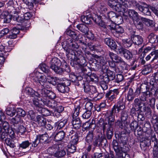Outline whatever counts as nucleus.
<instances>
[{
	"mask_svg": "<svg viewBox=\"0 0 158 158\" xmlns=\"http://www.w3.org/2000/svg\"><path fill=\"white\" fill-rule=\"evenodd\" d=\"M128 3L126 0H109L108 2L110 7L118 12H122L124 15L127 11Z\"/></svg>",
	"mask_w": 158,
	"mask_h": 158,
	"instance_id": "f257e3e1",
	"label": "nucleus"
},
{
	"mask_svg": "<svg viewBox=\"0 0 158 158\" xmlns=\"http://www.w3.org/2000/svg\"><path fill=\"white\" fill-rule=\"evenodd\" d=\"M33 79L34 81L39 85V87H37L40 89L51 88V85L48 82V78H47L45 76L39 72H36L35 73V77Z\"/></svg>",
	"mask_w": 158,
	"mask_h": 158,
	"instance_id": "f03ea898",
	"label": "nucleus"
},
{
	"mask_svg": "<svg viewBox=\"0 0 158 158\" xmlns=\"http://www.w3.org/2000/svg\"><path fill=\"white\" fill-rule=\"evenodd\" d=\"M109 56L112 60V61H108L109 65L112 68L115 67V63L118 64L123 69L126 68L127 67L126 63L121 57L118 56L116 54L112 52L109 53Z\"/></svg>",
	"mask_w": 158,
	"mask_h": 158,
	"instance_id": "7ed1b4c3",
	"label": "nucleus"
},
{
	"mask_svg": "<svg viewBox=\"0 0 158 158\" xmlns=\"http://www.w3.org/2000/svg\"><path fill=\"white\" fill-rule=\"evenodd\" d=\"M114 120V117L112 116V113L110 112L109 117V122L108 123L102 122V125L103 130L104 132H106L107 137L108 139H111L113 134V128L111 123L110 122H113Z\"/></svg>",
	"mask_w": 158,
	"mask_h": 158,
	"instance_id": "20e7f679",
	"label": "nucleus"
},
{
	"mask_svg": "<svg viewBox=\"0 0 158 158\" xmlns=\"http://www.w3.org/2000/svg\"><path fill=\"white\" fill-rule=\"evenodd\" d=\"M113 144L114 150L118 157L119 158H130L129 155L127 153L128 150V147L125 146L123 147H119L118 143L114 141L113 142Z\"/></svg>",
	"mask_w": 158,
	"mask_h": 158,
	"instance_id": "39448f33",
	"label": "nucleus"
},
{
	"mask_svg": "<svg viewBox=\"0 0 158 158\" xmlns=\"http://www.w3.org/2000/svg\"><path fill=\"white\" fill-rule=\"evenodd\" d=\"M64 44H65L67 48L66 51L67 52L71 54L72 55H75V51H77L79 46L76 42L73 41L71 38L67 39L63 43Z\"/></svg>",
	"mask_w": 158,
	"mask_h": 158,
	"instance_id": "423d86ee",
	"label": "nucleus"
},
{
	"mask_svg": "<svg viewBox=\"0 0 158 158\" xmlns=\"http://www.w3.org/2000/svg\"><path fill=\"white\" fill-rule=\"evenodd\" d=\"M45 89H40L38 90V93H40L39 98H45L47 99H53L56 97L55 94L52 91Z\"/></svg>",
	"mask_w": 158,
	"mask_h": 158,
	"instance_id": "0eeeda50",
	"label": "nucleus"
},
{
	"mask_svg": "<svg viewBox=\"0 0 158 158\" xmlns=\"http://www.w3.org/2000/svg\"><path fill=\"white\" fill-rule=\"evenodd\" d=\"M60 64V60L56 57H54L51 60L50 68L56 73L61 74L63 72V70L59 67Z\"/></svg>",
	"mask_w": 158,
	"mask_h": 158,
	"instance_id": "6e6552de",
	"label": "nucleus"
},
{
	"mask_svg": "<svg viewBox=\"0 0 158 158\" xmlns=\"http://www.w3.org/2000/svg\"><path fill=\"white\" fill-rule=\"evenodd\" d=\"M135 6L139 11L143 13L144 15L149 16L151 15V12L149 10L148 6L145 3H135Z\"/></svg>",
	"mask_w": 158,
	"mask_h": 158,
	"instance_id": "1a4fd4ad",
	"label": "nucleus"
},
{
	"mask_svg": "<svg viewBox=\"0 0 158 158\" xmlns=\"http://www.w3.org/2000/svg\"><path fill=\"white\" fill-rule=\"evenodd\" d=\"M125 105L124 102L123 100H120L118 101L116 105L114 106L112 108V111L113 113L116 114V115L117 116V114L119 112L125 109Z\"/></svg>",
	"mask_w": 158,
	"mask_h": 158,
	"instance_id": "9d476101",
	"label": "nucleus"
},
{
	"mask_svg": "<svg viewBox=\"0 0 158 158\" xmlns=\"http://www.w3.org/2000/svg\"><path fill=\"white\" fill-rule=\"evenodd\" d=\"M48 138V135L47 134L37 135L35 141L33 142L32 145L34 147H36L40 143H43L46 141Z\"/></svg>",
	"mask_w": 158,
	"mask_h": 158,
	"instance_id": "9b49d317",
	"label": "nucleus"
},
{
	"mask_svg": "<svg viewBox=\"0 0 158 158\" xmlns=\"http://www.w3.org/2000/svg\"><path fill=\"white\" fill-rule=\"evenodd\" d=\"M151 144L154 145L153 148V158H158V148L157 140L155 137L153 136L152 137L150 140Z\"/></svg>",
	"mask_w": 158,
	"mask_h": 158,
	"instance_id": "f8f14e48",
	"label": "nucleus"
},
{
	"mask_svg": "<svg viewBox=\"0 0 158 158\" xmlns=\"http://www.w3.org/2000/svg\"><path fill=\"white\" fill-rule=\"evenodd\" d=\"M41 101L43 104L52 108H55L57 106V102L53 99H47L43 98L41 99Z\"/></svg>",
	"mask_w": 158,
	"mask_h": 158,
	"instance_id": "ddd939ff",
	"label": "nucleus"
},
{
	"mask_svg": "<svg viewBox=\"0 0 158 158\" xmlns=\"http://www.w3.org/2000/svg\"><path fill=\"white\" fill-rule=\"evenodd\" d=\"M37 91L35 92L34 90L31 88L27 87L26 88L24 93L28 95H30L32 97L36 96L37 98H39L40 93H38V90H40L39 87H36Z\"/></svg>",
	"mask_w": 158,
	"mask_h": 158,
	"instance_id": "4468645a",
	"label": "nucleus"
},
{
	"mask_svg": "<svg viewBox=\"0 0 158 158\" xmlns=\"http://www.w3.org/2000/svg\"><path fill=\"white\" fill-rule=\"evenodd\" d=\"M128 14L130 18L133 22L140 19V17L138 13L134 10L129 9L128 12Z\"/></svg>",
	"mask_w": 158,
	"mask_h": 158,
	"instance_id": "2eb2a0df",
	"label": "nucleus"
},
{
	"mask_svg": "<svg viewBox=\"0 0 158 158\" xmlns=\"http://www.w3.org/2000/svg\"><path fill=\"white\" fill-rule=\"evenodd\" d=\"M94 16L95 18L94 22L98 24L101 27V28L106 29L107 28V26L105 23L102 21L101 16L96 15H94Z\"/></svg>",
	"mask_w": 158,
	"mask_h": 158,
	"instance_id": "dca6fc26",
	"label": "nucleus"
},
{
	"mask_svg": "<svg viewBox=\"0 0 158 158\" xmlns=\"http://www.w3.org/2000/svg\"><path fill=\"white\" fill-rule=\"evenodd\" d=\"M72 127L75 129H77L80 128L81 125V122L79 117L73 118L72 121Z\"/></svg>",
	"mask_w": 158,
	"mask_h": 158,
	"instance_id": "f3484780",
	"label": "nucleus"
},
{
	"mask_svg": "<svg viewBox=\"0 0 158 158\" xmlns=\"http://www.w3.org/2000/svg\"><path fill=\"white\" fill-rule=\"evenodd\" d=\"M94 15L92 16L91 15L89 14L85 16H82L81 17V20L82 22L87 24H89L91 23V20H93L94 21L95 18Z\"/></svg>",
	"mask_w": 158,
	"mask_h": 158,
	"instance_id": "a211bd4d",
	"label": "nucleus"
},
{
	"mask_svg": "<svg viewBox=\"0 0 158 158\" xmlns=\"http://www.w3.org/2000/svg\"><path fill=\"white\" fill-rule=\"evenodd\" d=\"M35 121L40 126H44L46 125V119L43 116L38 115L36 117Z\"/></svg>",
	"mask_w": 158,
	"mask_h": 158,
	"instance_id": "6ab92c4d",
	"label": "nucleus"
},
{
	"mask_svg": "<svg viewBox=\"0 0 158 158\" xmlns=\"http://www.w3.org/2000/svg\"><path fill=\"white\" fill-rule=\"evenodd\" d=\"M77 32V31H75L70 29H67L66 31L67 35L75 40H79L78 34Z\"/></svg>",
	"mask_w": 158,
	"mask_h": 158,
	"instance_id": "aec40b11",
	"label": "nucleus"
},
{
	"mask_svg": "<svg viewBox=\"0 0 158 158\" xmlns=\"http://www.w3.org/2000/svg\"><path fill=\"white\" fill-rule=\"evenodd\" d=\"M133 42L135 44L139 45L142 44L143 42L142 37L138 35H135L132 38Z\"/></svg>",
	"mask_w": 158,
	"mask_h": 158,
	"instance_id": "412c9836",
	"label": "nucleus"
},
{
	"mask_svg": "<svg viewBox=\"0 0 158 158\" xmlns=\"http://www.w3.org/2000/svg\"><path fill=\"white\" fill-rule=\"evenodd\" d=\"M12 13L15 15L13 16V20L21 23H23L25 21L24 16L23 15L21 16L18 15V12L15 11H13Z\"/></svg>",
	"mask_w": 158,
	"mask_h": 158,
	"instance_id": "4be33fe9",
	"label": "nucleus"
},
{
	"mask_svg": "<svg viewBox=\"0 0 158 158\" xmlns=\"http://www.w3.org/2000/svg\"><path fill=\"white\" fill-rule=\"evenodd\" d=\"M104 42L111 49H115L116 43L111 39L106 38L104 39Z\"/></svg>",
	"mask_w": 158,
	"mask_h": 158,
	"instance_id": "5701e85b",
	"label": "nucleus"
},
{
	"mask_svg": "<svg viewBox=\"0 0 158 158\" xmlns=\"http://www.w3.org/2000/svg\"><path fill=\"white\" fill-rule=\"evenodd\" d=\"M10 123L12 124L14 127L15 125L22 123L23 121L21 118L18 115H16L15 117L12 118L10 120Z\"/></svg>",
	"mask_w": 158,
	"mask_h": 158,
	"instance_id": "b1692460",
	"label": "nucleus"
},
{
	"mask_svg": "<svg viewBox=\"0 0 158 158\" xmlns=\"http://www.w3.org/2000/svg\"><path fill=\"white\" fill-rule=\"evenodd\" d=\"M65 134L64 132L62 131L57 132L54 136V140L56 141L62 140L64 138Z\"/></svg>",
	"mask_w": 158,
	"mask_h": 158,
	"instance_id": "393cba45",
	"label": "nucleus"
},
{
	"mask_svg": "<svg viewBox=\"0 0 158 158\" xmlns=\"http://www.w3.org/2000/svg\"><path fill=\"white\" fill-rule=\"evenodd\" d=\"M69 89L68 87L65 84H59L57 85V89L58 91L61 93H64L67 92L68 91Z\"/></svg>",
	"mask_w": 158,
	"mask_h": 158,
	"instance_id": "a878e982",
	"label": "nucleus"
},
{
	"mask_svg": "<svg viewBox=\"0 0 158 158\" xmlns=\"http://www.w3.org/2000/svg\"><path fill=\"white\" fill-rule=\"evenodd\" d=\"M77 28L81 32L87 34L88 33L89 29L88 27L85 25L80 24L77 25Z\"/></svg>",
	"mask_w": 158,
	"mask_h": 158,
	"instance_id": "bb28decb",
	"label": "nucleus"
},
{
	"mask_svg": "<svg viewBox=\"0 0 158 158\" xmlns=\"http://www.w3.org/2000/svg\"><path fill=\"white\" fill-rule=\"evenodd\" d=\"M19 30L16 28L14 27L11 30V33L8 35L9 38L10 39H15L17 37V34L19 33Z\"/></svg>",
	"mask_w": 158,
	"mask_h": 158,
	"instance_id": "cd10ccee",
	"label": "nucleus"
},
{
	"mask_svg": "<svg viewBox=\"0 0 158 158\" xmlns=\"http://www.w3.org/2000/svg\"><path fill=\"white\" fill-rule=\"evenodd\" d=\"M135 97V95L133 89L131 88H130L127 94L126 98L127 101L130 102L132 101Z\"/></svg>",
	"mask_w": 158,
	"mask_h": 158,
	"instance_id": "c85d7f7f",
	"label": "nucleus"
},
{
	"mask_svg": "<svg viewBox=\"0 0 158 158\" xmlns=\"http://www.w3.org/2000/svg\"><path fill=\"white\" fill-rule=\"evenodd\" d=\"M95 60L97 64L100 66H104L106 64V61L104 60L103 58L101 56H96L95 57Z\"/></svg>",
	"mask_w": 158,
	"mask_h": 158,
	"instance_id": "c756f323",
	"label": "nucleus"
},
{
	"mask_svg": "<svg viewBox=\"0 0 158 158\" xmlns=\"http://www.w3.org/2000/svg\"><path fill=\"white\" fill-rule=\"evenodd\" d=\"M85 92L91 93L92 94L95 93L97 92L96 87L93 86H87L84 88Z\"/></svg>",
	"mask_w": 158,
	"mask_h": 158,
	"instance_id": "7c9ffc66",
	"label": "nucleus"
},
{
	"mask_svg": "<svg viewBox=\"0 0 158 158\" xmlns=\"http://www.w3.org/2000/svg\"><path fill=\"white\" fill-rule=\"evenodd\" d=\"M150 93L149 91L143 92L140 97V99L142 101H147L150 97Z\"/></svg>",
	"mask_w": 158,
	"mask_h": 158,
	"instance_id": "2f4dec72",
	"label": "nucleus"
},
{
	"mask_svg": "<svg viewBox=\"0 0 158 158\" xmlns=\"http://www.w3.org/2000/svg\"><path fill=\"white\" fill-rule=\"evenodd\" d=\"M48 82L50 84H52L54 85H56L57 83H58V79L57 78L51 77L50 75H48Z\"/></svg>",
	"mask_w": 158,
	"mask_h": 158,
	"instance_id": "473e14b6",
	"label": "nucleus"
},
{
	"mask_svg": "<svg viewBox=\"0 0 158 158\" xmlns=\"http://www.w3.org/2000/svg\"><path fill=\"white\" fill-rule=\"evenodd\" d=\"M16 141V139L14 140L8 138L6 139L5 142L7 145L9 146L10 148H14L15 147V143Z\"/></svg>",
	"mask_w": 158,
	"mask_h": 158,
	"instance_id": "72a5a7b5",
	"label": "nucleus"
},
{
	"mask_svg": "<svg viewBox=\"0 0 158 158\" xmlns=\"http://www.w3.org/2000/svg\"><path fill=\"white\" fill-rule=\"evenodd\" d=\"M93 137L94 134L93 131H89L86 136L85 140L88 143H90L92 142Z\"/></svg>",
	"mask_w": 158,
	"mask_h": 158,
	"instance_id": "f704fd0d",
	"label": "nucleus"
},
{
	"mask_svg": "<svg viewBox=\"0 0 158 158\" xmlns=\"http://www.w3.org/2000/svg\"><path fill=\"white\" fill-rule=\"evenodd\" d=\"M123 42L124 46L126 48H129L132 45V39L130 38L127 39H124L122 40Z\"/></svg>",
	"mask_w": 158,
	"mask_h": 158,
	"instance_id": "c9c22d12",
	"label": "nucleus"
},
{
	"mask_svg": "<svg viewBox=\"0 0 158 158\" xmlns=\"http://www.w3.org/2000/svg\"><path fill=\"white\" fill-rule=\"evenodd\" d=\"M16 111L14 108H8L6 110V113L7 115L10 117L14 115Z\"/></svg>",
	"mask_w": 158,
	"mask_h": 158,
	"instance_id": "e433bc0d",
	"label": "nucleus"
},
{
	"mask_svg": "<svg viewBox=\"0 0 158 158\" xmlns=\"http://www.w3.org/2000/svg\"><path fill=\"white\" fill-rule=\"evenodd\" d=\"M14 129L16 130L17 133H20L21 135L23 134L26 131V128L23 125H20L18 127H16Z\"/></svg>",
	"mask_w": 158,
	"mask_h": 158,
	"instance_id": "4c0bfd02",
	"label": "nucleus"
},
{
	"mask_svg": "<svg viewBox=\"0 0 158 158\" xmlns=\"http://www.w3.org/2000/svg\"><path fill=\"white\" fill-rule=\"evenodd\" d=\"M123 21V20L122 16L117 15L112 22H114L117 24H120L122 23Z\"/></svg>",
	"mask_w": 158,
	"mask_h": 158,
	"instance_id": "58836bf2",
	"label": "nucleus"
},
{
	"mask_svg": "<svg viewBox=\"0 0 158 158\" xmlns=\"http://www.w3.org/2000/svg\"><path fill=\"white\" fill-rule=\"evenodd\" d=\"M39 110L43 115L44 116H47L51 115L52 112L47 109L45 108H40Z\"/></svg>",
	"mask_w": 158,
	"mask_h": 158,
	"instance_id": "ea45409f",
	"label": "nucleus"
},
{
	"mask_svg": "<svg viewBox=\"0 0 158 158\" xmlns=\"http://www.w3.org/2000/svg\"><path fill=\"white\" fill-rule=\"evenodd\" d=\"M124 57L127 59H130L132 57V53L129 50L126 49L123 53Z\"/></svg>",
	"mask_w": 158,
	"mask_h": 158,
	"instance_id": "a19ab883",
	"label": "nucleus"
},
{
	"mask_svg": "<svg viewBox=\"0 0 158 158\" xmlns=\"http://www.w3.org/2000/svg\"><path fill=\"white\" fill-rule=\"evenodd\" d=\"M107 75L108 78L106 80V81L112 80L115 77L114 73L112 71L108 70L107 72Z\"/></svg>",
	"mask_w": 158,
	"mask_h": 158,
	"instance_id": "79ce46f5",
	"label": "nucleus"
},
{
	"mask_svg": "<svg viewBox=\"0 0 158 158\" xmlns=\"http://www.w3.org/2000/svg\"><path fill=\"white\" fill-rule=\"evenodd\" d=\"M13 40H10L7 42V44L6 45V47L7 49H6V50L7 52H10L13 48V47L14 46V44L13 43Z\"/></svg>",
	"mask_w": 158,
	"mask_h": 158,
	"instance_id": "37998d69",
	"label": "nucleus"
},
{
	"mask_svg": "<svg viewBox=\"0 0 158 158\" xmlns=\"http://www.w3.org/2000/svg\"><path fill=\"white\" fill-rule=\"evenodd\" d=\"M66 154V152L64 150H61L58 151L54 153V156L56 157L59 158L63 157Z\"/></svg>",
	"mask_w": 158,
	"mask_h": 158,
	"instance_id": "c03bdc74",
	"label": "nucleus"
},
{
	"mask_svg": "<svg viewBox=\"0 0 158 158\" xmlns=\"http://www.w3.org/2000/svg\"><path fill=\"white\" fill-rule=\"evenodd\" d=\"M128 117V113L126 110L123 111L121 114V120L122 121H126Z\"/></svg>",
	"mask_w": 158,
	"mask_h": 158,
	"instance_id": "a18cd8bd",
	"label": "nucleus"
},
{
	"mask_svg": "<svg viewBox=\"0 0 158 158\" xmlns=\"http://www.w3.org/2000/svg\"><path fill=\"white\" fill-rule=\"evenodd\" d=\"M117 53L119 54L123 53L124 51L126 49L123 48L121 46H117L116 44V46L115 47V49H112Z\"/></svg>",
	"mask_w": 158,
	"mask_h": 158,
	"instance_id": "49530a36",
	"label": "nucleus"
},
{
	"mask_svg": "<svg viewBox=\"0 0 158 158\" xmlns=\"http://www.w3.org/2000/svg\"><path fill=\"white\" fill-rule=\"evenodd\" d=\"M70 138L71 139L70 142L71 143V144L73 145L77 144L78 140V138L77 135L74 134L70 136Z\"/></svg>",
	"mask_w": 158,
	"mask_h": 158,
	"instance_id": "de8ad7c7",
	"label": "nucleus"
},
{
	"mask_svg": "<svg viewBox=\"0 0 158 158\" xmlns=\"http://www.w3.org/2000/svg\"><path fill=\"white\" fill-rule=\"evenodd\" d=\"M113 31L114 33L120 34L123 33L124 30L121 26L117 25L115 26V30H114Z\"/></svg>",
	"mask_w": 158,
	"mask_h": 158,
	"instance_id": "09e8293b",
	"label": "nucleus"
},
{
	"mask_svg": "<svg viewBox=\"0 0 158 158\" xmlns=\"http://www.w3.org/2000/svg\"><path fill=\"white\" fill-rule=\"evenodd\" d=\"M119 93L118 90V89H114L113 90H110L106 94V96H108L111 94H113L117 96Z\"/></svg>",
	"mask_w": 158,
	"mask_h": 158,
	"instance_id": "8fccbe9b",
	"label": "nucleus"
},
{
	"mask_svg": "<svg viewBox=\"0 0 158 158\" xmlns=\"http://www.w3.org/2000/svg\"><path fill=\"white\" fill-rule=\"evenodd\" d=\"M81 107L80 106H77L75 107L73 112V118H77L79 115Z\"/></svg>",
	"mask_w": 158,
	"mask_h": 158,
	"instance_id": "3c124183",
	"label": "nucleus"
},
{
	"mask_svg": "<svg viewBox=\"0 0 158 158\" xmlns=\"http://www.w3.org/2000/svg\"><path fill=\"white\" fill-rule=\"evenodd\" d=\"M40 69L44 72L48 74L49 73L48 67L45 64H42L40 65Z\"/></svg>",
	"mask_w": 158,
	"mask_h": 158,
	"instance_id": "603ef678",
	"label": "nucleus"
},
{
	"mask_svg": "<svg viewBox=\"0 0 158 158\" xmlns=\"http://www.w3.org/2000/svg\"><path fill=\"white\" fill-rule=\"evenodd\" d=\"M98 10L101 14H104L105 11L107 10V8L106 5L104 4H101L98 6Z\"/></svg>",
	"mask_w": 158,
	"mask_h": 158,
	"instance_id": "864d4df0",
	"label": "nucleus"
},
{
	"mask_svg": "<svg viewBox=\"0 0 158 158\" xmlns=\"http://www.w3.org/2000/svg\"><path fill=\"white\" fill-rule=\"evenodd\" d=\"M30 144V143L28 141H25L19 144V147L22 149H26L29 147Z\"/></svg>",
	"mask_w": 158,
	"mask_h": 158,
	"instance_id": "5fc2aeb1",
	"label": "nucleus"
},
{
	"mask_svg": "<svg viewBox=\"0 0 158 158\" xmlns=\"http://www.w3.org/2000/svg\"><path fill=\"white\" fill-rule=\"evenodd\" d=\"M93 107V104L90 102H87L85 105V108L87 110L91 111Z\"/></svg>",
	"mask_w": 158,
	"mask_h": 158,
	"instance_id": "6e6d98bb",
	"label": "nucleus"
},
{
	"mask_svg": "<svg viewBox=\"0 0 158 158\" xmlns=\"http://www.w3.org/2000/svg\"><path fill=\"white\" fill-rule=\"evenodd\" d=\"M92 114L91 111L86 110L82 115V117L84 119H88L89 118Z\"/></svg>",
	"mask_w": 158,
	"mask_h": 158,
	"instance_id": "4d7b16f0",
	"label": "nucleus"
},
{
	"mask_svg": "<svg viewBox=\"0 0 158 158\" xmlns=\"http://www.w3.org/2000/svg\"><path fill=\"white\" fill-rule=\"evenodd\" d=\"M2 125L3 129L5 130L6 132L9 133V130L10 129L8 123L6 121H4L3 122Z\"/></svg>",
	"mask_w": 158,
	"mask_h": 158,
	"instance_id": "13d9d810",
	"label": "nucleus"
},
{
	"mask_svg": "<svg viewBox=\"0 0 158 158\" xmlns=\"http://www.w3.org/2000/svg\"><path fill=\"white\" fill-rule=\"evenodd\" d=\"M76 150V147L74 145L71 144L68 146L67 151L68 152L73 153L75 152Z\"/></svg>",
	"mask_w": 158,
	"mask_h": 158,
	"instance_id": "bf43d9fd",
	"label": "nucleus"
},
{
	"mask_svg": "<svg viewBox=\"0 0 158 158\" xmlns=\"http://www.w3.org/2000/svg\"><path fill=\"white\" fill-rule=\"evenodd\" d=\"M133 22L136 27L137 29H141L143 28V23L140 21V20L135 21Z\"/></svg>",
	"mask_w": 158,
	"mask_h": 158,
	"instance_id": "052dcab7",
	"label": "nucleus"
},
{
	"mask_svg": "<svg viewBox=\"0 0 158 158\" xmlns=\"http://www.w3.org/2000/svg\"><path fill=\"white\" fill-rule=\"evenodd\" d=\"M140 19L143 22L144 24L148 26H150L152 24V21L150 20L149 19L143 17H141L140 18Z\"/></svg>",
	"mask_w": 158,
	"mask_h": 158,
	"instance_id": "680f3d73",
	"label": "nucleus"
},
{
	"mask_svg": "<svg viewBox=\"0 0 158 158\" xmlns=\"http://www.w3.org/2000/svg\"><path fill=\"white\" fill-rule=\"evenodd\" d=\"M34 98L32 99L33 104L36 107H40L41 105L39 102V100L37 97L36 96L33 97Z\"/></svg>",
	"mask_w": 158,
	"mask_h": 158,
	"instance_id": "e2e57ef3",
	"label": "nucleus"
},
{
	"mask_svg": "<svg viewBox=\"0 0 158 158\" xmlns=\"http://www.w3.org/2000/svg\"><path fill=\"white\" fill-rule=\"evenodd\" d=\"M116 15H117L113 11L110 12L107 14V16L111 21H113V19H114Z\"/></svg>",
	"mask_w": 158,
	"mask_h": 158,
	"instance_id": "0e129e2a",
	"label": "nucleus"
},
{
	"mask_svg": "<svg viewBox=\"0 0 158 158\" xmlns=\"http://www.w3.org/2000/svg\"><path fill=\"white\" fill-rule=\"evenodd\" d=\"M156 36L153 33H151L148 36V38L149 41L151 43H153L155 42V38Z\"/></svg>",
	"mask_w": 158,
	"mask_h": 158,
	"instance_id": "69168bd1",
	"label": "nucleus"
},
{
	"mask_svg": "<svg viewBox=\"0 0 158 158\" xmlns=\"http://www.w3.org/2000/svg\"><path fill=\"white\" fill-rule=\"evenodd\" d=\"M17 113L18 114L17 115H18L19 116H21L24 117L26 115L25 111L21 108L18 109Z\"/></svg>",
	"mask_w": 158,
	"mask_h": 158,
	"instance_id": "338daca9",
	"label": "nucleus"
},
{
	"mask_svg": "<svg viewBox=\"0 0 158 158\" xmlns=\"http://www.w3.org/2000/svg\"><path fill=\"white\" fill-rule=\"evenodd\" d=\"M6 49H7L4 45L1 44H0V55H5L4 54L6 53Z\"/></svg>",
	"mask_w": 158,
	"mask_h": 158,
	"instance_id": "774afa93",
	"label": "nucleus"
}]
</instances>
